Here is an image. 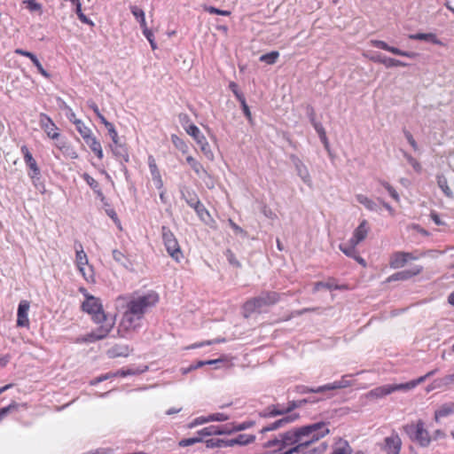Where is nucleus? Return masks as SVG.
Segmentation results:
<instances>
[{
	"instance_id": "obj_57",
	"label": "nucleus",
	"mask_w": 454,
	"mask_h": 454,
	"mask_svg": "<svg viewBox=\"0 0 454 454\" xmlns=\"http://www.w3.org/2000/svg\"><path fill=\"white\" fill-rule=\"evenodd\" d=\"M200 442H202V438L198 435L196 437L183 439L179 442L178 445L180 447H187Z\"/></svg>"
},
{
	"instance_id": "obj_8",
	"label": "nucleus",
	"mask_w": 454,
	"mask_h": 454,
	"mask_svg": "<svg viewBox=\"0 0 454 454\" xmlns=\"http://www.w3.org/2000/svg\"><path fill=\"white\" fill-rule=\"evenodd\" d=\"M184 129L186 133L195 140L203 154L207 159L212 160L214 158L213 152L206 137L203 135L200 129L195 124H184Z\"/></svg>"
},
{
	"instance_id": "obj_23",
	"label": "nucleus",
	"mask_w": 454,
	"mask_h": 454,
	"mask_svg": "<svg viewBox=\"0 0 454 454\" xmlns=\"http://www.w3.org/2000/svg\"><path fill=\"white\" fill-rule=\"evenodd\" d=\"M288 414V411H286V407H283L280 404L270 405L267 407L264 411L259 413L262 418H274L277 416H286Z\"/></svg>"
},
{
	"instance_id": "obj_2",
	"label": "nucleus",
	"mask_w": 454,
	"mask_h": 454,
	"mask_svg": "<svg viewBox=\"0 0 454 454\" xmlns=\"http://www.w3.org/2000/svg\"><path fill=\"white\" fill-rule=\"evenodd\" d=\"M118 302L122 303L134 315L144 317V315L159 301V295L157 293L151 291L143 295L130 297L128 300L119 297Z\"/></svg>"
},
{
	"instance_id": "obj_29",
	"label": "nucleus",
	"mask_w": 454,
	"mask_h": 454,
	"mask_svg": "<svg viewBox=\"0 0 454 454\" xmlns=\"http://www.w3.org/2000/svg\"><path fill=\"white\" fill-rule=\"evenodd\" d=\"M310 121H311V124L313 125L315 130L317 131L321 142L325 145V147L327 149L328 148V140H327L325 130L323 125L320 122L317 121L313 115H311V117H310Z\"/></svg>"
},
{
	"instance_id": "obj_50",
	"label": "nucleus",
	"mask_w": 454,
	"mask_h": 454,
	"mask_svg": "<svg viewBox=\"0 0 454 454\" xmlns=\"http://www.w3.org/2000/svg\"><path fill=\"white\" fill-rule=\"evenodd\" d=\"M208 422H209L208 415L207 416H200V417H197L194 419H192L187 425V427L192 429V428H194V427H196L198 426H200V425H203V424H206V423H208Z\"/></svg>"
},
{
	"instance_id": "obj_18",
	"label": "nucleus",
	"mask_w": 454,
	"mask_h": 454,
	"mask_svg": "<svg viewBox=\"0 0 454 454\" xmlns=\"http://www.w3.org/2000/svg\"><path fill=\"white\" fill-rule=\"evenodd\" d=\"M293 162L294 164L296 173L302 180V182L306 184L308 186H311L312 180L309 171L306 165L297 157H293Z\"/></svg>"
},
{
	"instance_id": "obj_41",
	"label": "nucleus",
	"mask_w": 454,
	"mask_h": 454,
	"mask_svg": "<svg viewBox=\"0 0 454 454\" xmlns=\"http://www.w3.org/2000/svg\"><path fill=\"white\" fill-rule=\"evenodd\" d=\"M186 161L199 176H201V175L206 172L203 166L192 156H187Z\"/></svg>"
},
{
	"instance_id": "obj_17",
	"label": "nucleus",
	"mask_w": 454,
	"mask_h": 454,
	"mask_svg": "<svg viewBox=\"0 0 454 454\" xmlns=\"http://www.w3.org/2000/svg\"><path fill=\"white\" fill-rule=\"evenodd\" d=\"M30 308V304L27 301L22 300L20 301L18 311H17V326L19 327H28L29 326V319H28V310Z\"/></svg>"
},
{
	"instance_id": "obj_35",
	"label": "nucleus",
	"mask_w": 454,
	"mask_h": 454,
	"mask_svg": "<svg viewBox=\"0 0 454 454\" xmlns=\"http://www.w3.org/2000/svg\"><path fill=\"white\" fill-rule=\"evenodd\" d=\"M148 370V366L145 365L143 367H137V368H128V369H121L117 372H115V377H126L128 375H136L140 374Z\"/></svg>"
},
{
	"instance_id": "obj_19",
	"label": "nucleus",
	"mask_w": 454,
	"mask_h": 454,
	"mask_svg": "<svg viewBox=\"0 0 454 454\" xmlns=\"http://www.w3.org/2000/svg\"><path fill=\"white\" fill-rule=\"evenodd\" d=\"M369 231L370 226L368 222L366 220H363L353 231V235L350 239L351 242L358 245L360 242L365 239Z\"/></svg>"
},
{
	"instance_id": "obj_32",
	"label": "nucleus",
	"mask_w": 454,
	"mask_h": 454,
	"mask_svg": "<svg viewBox=\"0 0 454 454\" xmlns=\"http://www.w3.org/2000/svg\"><path fill=\"white\" fill-rule=\"evenodd\" d=\"M84 142L99 159L103 157L101 145L95 137L90 136Z\"/></svg>"
},
{
	"instance_id": "obj_16",
	"label": "nucleus",
	"mask_w": 454,
	"mask_h": 454,
	"mask_svg": "<svg viewBox=\"0 0 454 454\" xmlns=\"http://www.w3.org/2000/svg\"><path fill=\"white\" fill-rule=\"evenodd\" d=\"M39 122L41 128L44 130L50 138L58 139L60 137L59 133L58 132V127L48 115L45 114H41Z\"/></svg>"
},
{
	"instance_id": "obj_33",
	"label": "nucleus",
	"mask_w": 454,
	"mask_h": 454,
	"mask_svg": "<svg viewBox=\"0 0 454 454\" xmlns=\"http://www.w3.org/2000/svg\"><path fill=\"white\" fill-rule=\"evenodd\" d=\"M454 412V403H445L435 411L434 419L436 421L441 418L447 417Z\"/></svg>"
},
{
	"instance_id": "obj_58",
	"label": "nucleus",
	"mask_w": 454,
	"mask_h": 454,
	"mask_svg": "<svg viewBox=\"0 0 454 454\" xmlns=\"http://www.w3.org/2000/svg\"><path fill=\"white\" fill-rule=\"evenodd\" d=\"M204 10L206 12H209L210 14H217V15H223V16H230L231 15V12L230 11L220 10V9H217L215 7H213V6L205 5L204 6Z\"/></svg>"
},
{
	"instance_id": "obj_62",
	"label": "nucleus",
	"mask_w": 454,
	"mask_h": 454,
	"mask_svg": "<svg viewBox=\"0 0 454 454\" xmlns=\"http://www.w3.org/2000/svg\"><path fill=\"white\" fill-rule=\"evenodd\" d=\"M18 408V404L16 403H12L10 405L0 409V421L12 411L16 410Z\"/></svg>"
},
{
	"instance_id": "obj_52",
	"label": "nucleus",
	"mask_w": 454,
	"mask_h": 454,
	"mask_svg": "<svg viewBox=\"0 0 454 454\" xmlns=\"http://www.w3.org/2000/svg\"><path fill=\"white\" fill-rule=\"evenodd\" d=\"M380 184L387 191V192L389 193V195L391 196V198L393 200H395L397 202L400 200L398 192L395 191V189L391 184H389L387 182H384V181H380Z\"/></svg>"
},
{
	"instance_id": "obj_43",
	"label": "nucleus",
	"mask_w": 454,
	"mask_h": 454,
	"mask_svg": "<svg viewBox=\"0 0 454 454\" xmlns=\"http://www.w3.org/2000/svg\"><path fill=\"white\" fill-rule=\"evenodd\" d=\"M22 4L32 12H38L40 15L43 13V6L35 0H24Z\"/></svg>"
},
{
	"instance_id": "obj_22",
	"label": "nucleus",
	"mask_w": 454,
	"mask_h": 454,
	"mask_svg": "<svg viewBox=\"0 0 454 454\" xmlns=\"http://www.w3.org/2000/svg\"><path fill=\"white\" fill-rule=\"evenodd\" d=\"M15 53L20 56L27 57L31 59V63H33L37 68L38 72L46 78L50 77V74L43 67L42 64L38 60L37 57L27 51L22 49H16Z\"/></svg>"
},
{
	"instance_id": "obj_28",
	"label": "nucleus",
	"mask_w": 454,
	"mask_h": 454,
	"mask_svg": "<svg viewBox=\"0 0 454 454\" xmlns=\"http://www.w3.org/2000/svg\"><path fill=\"white\" fill-rule=\"evenodd\" d=\"M356 201L362 204L366 209L370 211H378L379 207L375 201L364 194L356 195Z\"/></svg>"
},
{
	"instance_id": "obj_5",
	"label": "nucleus",
	"mask_w": 454,
	"mask_h": 454,
	"mask_svg": "<svg viewBox=\"0 0 454 454\" xmlns=\"http://www.w3.org/2000/svg\"><path fill=\"white\" fill-rule=\"evenodd\" d=\"M80 292L84 294L86 300L82 304V309L91 315L92 319L96 323H102L106 320V317L103 310L102 304L99 300L87 293L83 287L80 288Z\"/></svg>"
},
{
	"instance_id": "obj_44",
	"label": "nucleus",
	"mask_w": 454,
	"mask_h": 454,
	"mask_svg": "<svg viewBox=\"0 0 454 454\" xmlns=\"http://www.w3.org/2000/svg\"><path fill=\"white\" fill-rule=\"evenodd\" d=\"M382 65H384L386 67H407L408 64L405 62H403L399 59L384 57V59L382 60Z\"/></svg>"
},
{
	"instance_id": "obj_47",
	"label": "nucleus",
	"mask_w": 454,
	"mask_h": 454,
	"mask_svg": "<svg viewBox=\"0 0 454 454\" xmlns=\"http://www.w3.org/2000/svg\"><path fill=\"white\" fill-rule=\"evenodd\" d=\"M278 56H279V53L278 51H271L270 53L262 55L260 57V60L262 62H265L269 65H272L277 61Z\"/></svg>"
},
{
	"instance_id": "obj_61",
	"label": "nucleus",
	"mask_w": 454,
	"mask_h": 454,
	"mask_svg": "<svg viewBox=\"0 0 454 454\" xmlns=\"http://www.w3.org/2000/svg\"><path fill=\"white\" fill-rule=\"evenodd\" d=\"M254 425H255V422L253 420L244 421L239 424H235V430H236V432L244 431V430L253 427Z\"/></svg>"
},
{
	"instance_id": "obj_51",
	"label": "nucleus",
	"mask_w": 454,
	"mask_h": 454,
	"mask_svg": "<svg viewBox=\"0 0 454 454\" xmlns=\"http://www.w3.org/2000/svg\"><path fill=\"white\" fill-rule=\"evenodd\" d=\"M403 157L406 159L408 163L413 168V169L416 172L421 171V165L415 158H413L411 154L407 153L406 152H403Z\"/></svg>"
},
{
	"instance_id": "obj_59",
	"label": "nucleus",
	"mask_w": 454,
	"mask_h": 454,
	"mask_svg": "<svg viewBox=\"0 0 454 454\" xmlns=\"http://www.w3.org/2000/svg\"><path fill=\"white\" fill-rule=\"evenodd\" d=\"M230 419V416L223 413V412H216L213 414L208 415L209 422L211 421H226Z\"/></svg>"
},
{
	"instance_id": "obj_63",
	"label": "nucleus",
	"mask_w": 454,
	"mask_h": 454,
	"mask_svg": "<svg viewBox=\"0 0 454 454\" xmlns=\"http://www.w3.org/2000/svg\"><path fill=\"white\" fill-rule=\"evenodd\" d=\"M64 154L67 155L72 159H76L78 157L77 153L74 152L73 147L67 143L64 148L60 150Z\"/></svg>"
},
{
	"instance_id": "obj_37",
	"label": "nucleus",
	"mask_w": 454,
	"mask_h": 454,
	"mask_svg": "<svg viewBox=\"0 0 454 454\" xmlns=\"http://www.w3.org/2000/svg\"><path fill=\"white\" fill-rule=\"evenodd\" d=\"M281 440V434H279L275 439L270 440L266 443H264V447L269 449L274 448V452H279L280 454H284V452L287 451L288 450H285L284 449H282Z\"/></svg>"
},
{
	"instance_id": "obj_10",
	"label": "nucleus",
	"mask_w": 454,
	"mask_h": 454,
	"mask_svg": "<svg viewBox=\"0 0 454 454\" xmlns=\"http://www.w3.org/2000/svg\"><path fill=\"white\" fill-rule=\"evenodd\" d=\"M280 434L282 438V449L285 450H290L291 448H296L304 442L303 435L301 434V427L289 430Z\"/></svg>"
},
{
	"instance_id": "obj_46",
	"label": "nucleus",
	"mask_w": 454,
	"mask_h": 454,
	"mask_svg": "<svg viewBox=\"0 0 454 454\" xmlns=\"http://www.w3.org/2000/svg\"><path fill=\"white\" fill-rule=\"evenodd\" d=\"M217 426H209L197 432V434L203 438L205 436L218 435Z\"/></svg>"
},
{
	"instance_id": "obj_60",
	"label": "nucleus",
	"mask_w": 454,
	"mask_h": 454,
	"mask_svg": "<svg viewBox=\"0 0 454 454\" xmlns=\"http://www.w3.org/2000/svg\"><path fill=\"white\" fill-rule=\"evenodd\" d=\"M223 341H224V339H215V340H207V341L194 343L192 346H190L188 348H201V347H204L207 345H212L215 343H220V342H223Z\"/></svg>"
},
{
	"instance_id": "obj_39",
	"label": "nucleus",
	"mask_w": 454,
	"mask_h": 454,
	"mask_svg": "<svg viewBox=\"0 0 454 454\" xmlns=\"http://www.w3.org/2000/svg\"><path fill=\"white\" fill-rule=\"evenodd\" d=\"M74 123L76 127L77 131L82 137L83 140L91 136V131L81 120L74 119Z\"/></svg>"
},
{
	"instance_id": "obj_42",
	"label": "nucleus",
	"mask_w": 454,
	"mask_h": 454,
	"mask_svg": "<svg viewBox=\"0 0 454 454\" xmlns=\"http://www.w3.org/2000/svg\"><path fill=\"white\" fill-rule=\"evenodd\" d=\"M427 379V377L425 374V375L418 378L417 380H411L406 383H401L402 391L407 392L409 390H411V389L415 388L419 384L424 382Z\"/></svg>"
},
{
	"instance_id": "obj_40",
	"label": "nucleus",
	"mask_w": 454,
	"mask_h": 454,
	"mask_svg": "<svg viewBox=\"0 0 454 454\" xmlns=\"http://www.w3.org/2000/svg\"><path fill=\"white\" fill-rule=\"evenodd\" d=\"M171 142L175 145V147L183 153H187L189 150V146L184 140L177 137L176 135L171 136Z\"/></svg>"
},
{
	"instance_id": "obj_49",
	"label": "nucleus",
	"mask_w": 454,
	"mask_h": 454,
	"mask_svg": "<svg viewBox=\"0 0 454 454\" xmlns=\"http://www.w3.org/2000/svg\"><path fill=\"white\" fill-rule=\"evenodd\" d=\"M218 435L231 434L236 432L235 424H226L223 426H217Z\"/></svg>"
},
{
	"instance_id": "obj_24",
	"label": "nucleus",
	"mask_w": 454,
	"mask_h": 454,
	"mask_svg": "<svg viewBox=\"0 0 454 454\" xmlns=\"http://www.w3.org/2000/svg\"><path fill=\"white\" fill-rule=\"evenodd\" d=\"M195 212L199 218L205 223L207 225L210 227H215V220L211 217L207 209L204 207L202 203H200L198 207H196Z\"/></svg>"
},
{
	"instance_id": "obj_53",
	"label": "nucleus",
	"mask_w": 454,
	"mask_h": 454,
	"mask_svg": "<svg viewBox=\"0 0 454 454\" xmlns=\"http://www.w3.org/2000/svg\"><path fill=\"white\" fill-rule=\"evenodd\" d=\"M225 439H209L206 441V446L207 448H221L225 447Z\"/></svg>"
},
{
	"instance_id": "obj_48",
	"label": "nucleus",
	"mask_w": 454,
	"mask_h": 454,
	"mask_svg": "<svg viewBox=\"0 0 454 454\" xmlns=\"http://www.w3.org/2000/svg\"><path fill=\"white\" fill-rule=\"evenodd\" d=\"M335 389H341L340 385L339 384V380L333 381L332 383H328L318 387H316L317 392H325Z\"/></svg>"
},
{
	"instance_id": "obj_30",
	"label": "nucleus",
	"mask_w": 454,
	"mask_h": 454,
	"mask_svg": "<svg viewBox=\"0 0 454 454\" xmlns=\"http://www.w3.org/2000/svg\"><path fill=\"white\" fill-rule=\"evenodd\" d=\"M452 386H454V373L434 380L433 388L450 387Z\"/></svg>"
},
{
	"instance_id": "obj_45",
	"label": "nucleus",
	"mask_w": 454,
	"mask_h": 454,
	"mask_svg": "<svg viewBox=\"0 0 454 454\" xmlns=\"http://www.w3.org/2000/svg\"><path fill=\"white\" fill-rule=\"evenodd\" d=\"M120 158V160L128 161L129 155L126 147L122 145H119L117 140L115 139V158Z\"/></svg>"
},
{
	"instance_id": "obj_21",
	"label": "nucleus",
	"mask_w": 454,
	"mask_h": 454,
	"mask_svg": "<svg viewBox=\"0 0 454 454\" xmlns=\"http://www.w3.org/2000/svg\"><path fill=\"white\" fill-rule=\"evenodd\" d=\"M422 266L416 265L410 270L399 271L397 273L393 274L391 277L388 278V281L407 280L410 278L419 274L422 271Z\"/></svg>"
},
{
	"instance_id": "obj_1",
	"label": "nucleus",
	"mask_w": 454,
	"mask_h": 454,
	"mask_svg": "<svg viewBox=\"0 0 454 454\" xmlns=\"http://www.w3.org/2000/svg\"><path fill=\"white\" fill-rule=\"evenodd\" d=\"M301 434L303 438L309 437V440H303L298 447L291 448L284 454H295L301 452L304 449L312 443L319 441L330 434L329 424L325 422H317L304 427H301Z\"/></svg>"
},
{
	"instance_id": "obj_55",
	"label": "nucleus",
	"mask_w": 454,
	"mask_h": 454,
	"mask_svg": "<svg viewBox=\"0 0 454 454\" xmlns=\"http://www.w3.org/2000/svg\"><path fill=\"white\" fill-rule=\"evenodd\" d=\"M93 110L97 114L98 117L101 120L102 123L105 124V126L108 129L109 133L112 135L114 133V126L111 122L107 121V120L103 116L99 111L97 106H93Z\"/></svg>"
},
{
	"instance_id": "obj_14",
	"label": "nucleus",
	"mask_w": 454,
	"mask_h": 454,
	"mask_svg": "<svg viewBox=\"0 0 454 454\" xmlns=\"http://www.w3.org/2000/svg\"><path fill=\"white\" fill-rule=\"evenodd\" d=\"M402 440L396 433L391 434L384 440L382 450L387 454H400Z\"/></svg>"
},
{
	"instance_id": "obj_11",
	"label": "nucleus",
	"mask_w": 454,
	"mask_h": 454,
	"mask_svg": "<svg viewBox=\"0 0 454 454\" xmlns=\"http://www.w3.org/2000/svg\"><path fill=\"white\" fill-rule=\"evenodd\" d=\"M20 151L23 154L26 165L30 169L28 176L32 179L33 183L35 184V182L38 181L41 176V170L36 163V160L34 159L27 146L22 145Z\"/></svg>"
},
{
	"instance_id": "obj_27",
	"label": "nucleus",
	"mask_w": 454,
	"mask_h": 454,
	"mask_svg": "<svg viewBox=\"0 0 454 454\" xmlns=\"http://www.w3.org/2000/svg\"><path fill=\"white\" fill-rule=\"evenodd\" d=\"M109 331L108 328L100 327L97 331L85 335L82 340L85 342H93L101 340L108 334Z\"/></svg>"
},
{
	"instance_id": "obj_54",
	"label": "nucleus",
	"mask_w": 454,
	"mask_h": 454,
	"mask_svg": "<svg viewBox=\"0 0 454 454\" xmlns=\"http://www.w3.org/2000/svg\"><path fill=\"white\" fill-rule=\"evenodd\" d=\"M148 166H149V168H150L152 178L155 177V176H160V171L158 169V167L156 165L155 160H154V158L152 155H150L148 157Z\"/></svg>"
},
{
	"instance_id": "obj_38",
	"label": "nucleus",
	"mask_w": 454,
	"mask_h": 454,
	"mask_svg": "<svg viewBox=\"0 0 454 454\" xmlns=\"http://www.w3.org/2000/svg\"><path fill=\"white\" fill-rule=\"evenodd\" d=\"M298 419H299L298 413H291V414H287V415L282 417L281 419L276 420L275 423L278 429V428L284 427L287 424L294 422Z\"/></svg>"
},
{
	"instance_id": "obj_15",
	"label": "nucleus",
	"mask_w": 454,
	"mask_h": 454,
	"mask_svg": "<svg viewBox=\"0 0 454 454\" xmlns=\"http://www.w3.org/2000/svg\"><path fill=\"white\" fill-rule=\"evenodd\" d=\"M371 44L374 47L387 51L391 52L397 56H403V57H407L410 59H414L418 55L416 52H413V51H402L396 47L390 46L386 42L380 41V40H372Z\"/></svg>"
},
{
	"instance_id": "obj_9",
	"label": "nucleus",
	"mask_w": 454,
	"mask_h": 454,
	"mask_svg": "<svg viewBox=\"0 0 454 454\" xmlns=\"http://www.w3.org/2000/svg\"><path fill=\"white\" fill-rule=\"evenodd\" d=\"M75 248V263L77 269L82 273L83 278L90 281L93 277L92 268L89 265L88 257L85 254L81 243L74 244Z\"/></svg>"
},
{
	"instance_id": "obj_3",
	"label": "nucleus",
	"mask_w": 454,
	"mask_h": 454,
	"mask_svg": "<svg viewBox=\"0 0 454 454\" xmlns=\"http://www.w3.org/2000/svg\"><path fill=\"white\" fill-rule=\"evenodd\" d=\"M118 307H121L123 309L122 317L118 327V334L121 337L127 338L140 328L142 317L131 313V310L121 302H118Z\"/></svg>"
},
{
	"instance_id": "obj_26",
	"label": "nucleus",
	"mask_w": 454,
	"mask_h": 454,
	"mask_svg": "<svg viewBox=\"0 0 454 454\" xmlns=\"http://www.w3.org/2000/svg\"><path fill=\"white\" fill-rule=\"evenodd\" d=\"M410 39L426 41L434 44H442V42L433 33H417L409 35Z\"/></svg>"
},
{
	"instance_id": "obj_34",
	"label": "nucleus",
	"mask_w": 454,
	"mask_h": 454,
	"mask_svg": "<svg viewBox=\"0 0 454 454\" xmlns=\"http://www.w3.org/2000/svg\"><path fill=\"white\" fill-rule=\"evenodd\" d=\"M437 185L442 190L443 194L448 198L453 197V192L448 185L447 178L443 175H437Z\"/></svg>"
},
{
	"instance_id": "obj_7",
	"label": "nucleus",
	"mask_w": 454,
	"mask_h": 454,
	"mask_svg": "<svg viewBox=\"0 0 454 454\" xmlns=\"http://www.w3.org/2000/svg\"><path fill=\"white\" fill-rule=\"evenodd\" d=\"M161 235L164 246L168 254L177 262H180L184 254L181 251L179 243L174 233L166 226L161 228Z\"/></svg>"
},
{
	"instance_id": "obj_31",
	"label": "nucleus",
	"mask_w": 454,
	"mask_h": 454,
	"mask_svg": "<svg viewBox=\"0 0 454 454\" xmlns=\"http://www.w3.org/2000/svg\"><path fill=\"white\" fill-rule=\"evenodd\" d=\"M321 288H325L328 290H339L344 288V286L336 284L334 280H329L327 282H317L314 284L313 292H318Z\"/></svg>"
},
{
	"instance_id": "obj_64",
	"label": "nucleus",
	"mask_w": 454,
	"mask_h": 454,
	"mask_svg": "<svg viewBox=\"0 0 454 454\" xmlns=\"http://www.w3.org/2000/svg\"><path fill=\"white\" fill-rule=\"evenodd\" d=\"M143 35L145 36V38L150 43L152 49L155 50L157 48V46L154 42V36H153V32L150 29H145V31H143Z\"/></svg>"
},
{
	"instance_id": "obj_56",
	"label": "nucleus",
	"mask_w": 454,
	"mask_h": 454,
	"mask_svg": "<svg viewBox=\"0 0 454 454\" xmlns=\"http://www.w3.org/2000/svg\"><path fill=\"white\" fill-rule=\"evenodd\" d=\"M183 196L184 197L187 204L193 209L198 207V206L201 203L195 194H191L188 192V197H185L184 194H183Z\"/></svg>"
},
{
	"instance_id": "obj_12",
	"label": "nucleus",
	"mask_w": 454,
	"mask_h": 454,
	"mask_svg": "<svg viewBox=\"0 0 454 454\" xmlns=\"http://www.w3.org/2000/svg\"><path fill=\"white\" fill-rule=\"evenodd\" d=\"M402 391V386L400 384H387L377 387L366 394V397L369 399H380L383 398L393 392Z\"/></svg>"
},
{
	"instance_id": "obj_6",
	"label": "nucleus",
	"mask_w": 454,
	"mask_h": 454,
	"mask_svg": "<svg viewBox=\"0 0 454 454\" xmlns=\"http://www.w3.org/2000/svg\"><path fill=\"white\" fill-rule=\"evenodd\" d=\"M403 431L414 442L422 447H427L431 442V436L425 428V423L419 419L416 423H410L403 426Z\"/></svg>"
},
{
	"instance_id": "obj_20",
	"label": "nucleus",
	"mask_w": 454,
	"mask_h": 454,
	"mask_svg": "<svg viewBox=\"0 0 454 454\" xmlns=\"http://www.w3.org/2000/svg\"><path fill=\"white\" fill-rule=\"evenodd\" d=\"M255 438L256 437L254 434H240L236 438L227 439L225 447H232L234 445L246 446L253 443L255 441Z\"/></svg>"
},
{
	"instance_id": "obj_36",
	"label": "nucleus",
	"mask_w": 454,
	"mask_h": 454,
	"mask_svg": "<svg viewBox=\"0 0 454 454\" xmlns=\"http://www.w3.org/2000/svg\"><path fill=\"white\" fill-rule=\"evenodd\" d=\"M356 246H357V244L352 243L351 240L349 239L348 241V243L340 244L339 246V248L347 256H348L350 258H354L355 256H356V254H357V251H356Z\"/></svg>"
},
{
	"instance_id": "obj_13",
	"label": "nucleus",
	"mask_w": 454,
	"mask_h": 454,
	"mask_svg": "<svg viewBox=\"0 0 454 454\" xmlns=\"http://www.w3.org/2000/svg\"><path fill=\"white\" fill-rule=\"evenodd\" d=\"M419 256V254H414L412 253L396 252L391 256L389 264L393 269L402 268L407 262L418 260Z\"/></svg>"
},
{
	"instance_id": "obj_25",
	"label": "nucleus",
	"mask_w": 454,
	"mask_h": 454,
	"mask_svg": "<svg viewBox=\"0 0 454 454\" xmlns=\"http://www.w3.org/2000/svg\"><path fill=\"white\" fill-rule=\"evenodd\" d=\"M352 448L348 441L339 438L333 444V450L332 454H351Z\"/></svg>"
},
{
	"instance_id": "obj_4",
	"label": "nucleus",
	"mask_w": 454,
	"mask_h": 454,
	"mask_svg": "<svg viewBox=\"0 0 454 454\" xmlns=\"http://www.w3.org/2000/svg\"><path fill=\"white\" fill-rule=\"evenodd\" d=\"M279 301V294L276 292H264L259 296L247 301L244 305L246 317L255 311H260L267 306H271Z\"/></svg>"
}]
</instances>
